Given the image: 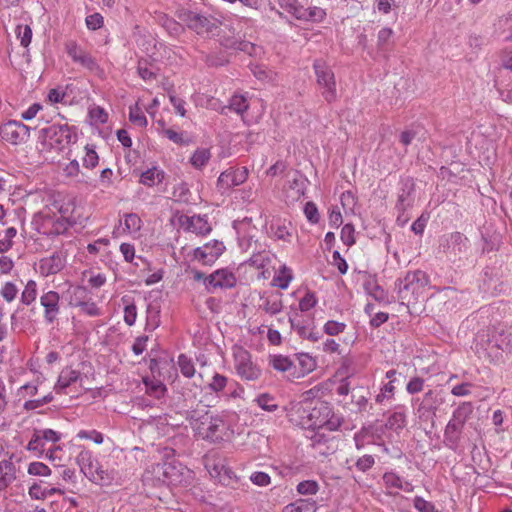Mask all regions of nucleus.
<instances>
[{
  "mask_svg": "<svg viewBox=\"0 0 512 512\" xmlns=\"http://www.w3.org/2000/svg\"><path fill=\"white\" fill-rule=\"evenodd\" d=\"M72 223L69 207L56 201L51 207H45L38 212L32 221L40 234L51 237L64 234Z\"/></svg>",
  "mask_w": 512,
  "mask_h": 512,
  "instance_id": "1",
  "label": "nucleus"
},
{
  "mask_svg": "<svg viewBox=\"0 0 512 512\" xmlns=\"http://www.w3.org/2000/svg\"><path fill=\"white\" fill-rule=\"evenodd\" d=\"M178 18L189 29L200 36L209 37L219 29L218 21L210 16H205L191 10H180Z\"/></svg>",
  "mask_w": 512,
  "mask_h": 512,
  "instance_id": "2",
  "label": "nucleus"
},
{
  "mask_svg": "<svg viewBox=\"0 0 512 512\" xmlns=\"http://www.w3.org/2000/svg\"><path fill=\"white\" fill-rule=\"evenodd\" d=\"M44 142L54 150H62L77 139L76 128L68 124H53L42 130Z\"/></svg>",
  "mask_w": 512,
  "mask_h": 512,
  "instance_id": "3",
  "label": "nucleus"
},
{
  "mask_svg": "<svg viewBox=\"0 0 512 512\" xmlns=\"http://www.w3.org/2000/svg\"><path fill=\"white\" fill-rule=\"evenodd\" d=\"M429 283L427 274L421 270L407 272L404 278L398 281V292L402 299L410 301L423 293Z\"/></svg>",
  "mask_w": 512,
  "mask_h": 512,
  "instance_id": "4",
  "label": "nucleus"
},
{
  "mask_svg": "<svg viewBox=\"0 0 512 512\" xmlns=\"http://www.w3.org/2000/svg\"><path fill=\"white\" fill-rule=\"evenodd\" d=\"M313 67L317 84L321 88V94L323 98L328 103L334 102L337 99V88L334 72L325 62L320 60L315 61Z\"/></svg>",
  "mask_w": 512,
  "mask_h": 512,
  "instance_id": "5",
  "label": "nucleus"
},
{
  "mask_svg": "<svg viewBox=\"0 0 512 512\" xmlns=\"http://www.w3.org/2000/svg\"><path fill=\"white\" fill-rule=\"evenodd\" d=\"M234 366L237 374L246 380H255L260 369L252 362L250 353L241 346L233 347Z\"/></svg>",
  "mask_w": 512,
  "mask_h": 512,
  "instance_id": "6",
  "label": "nucleus"
},
{
  "mask_svg": "<svg viewBox=\"0 0 512 512\" xmlns=\"http://www.w3.org/2000/svg\"><path fill=\"white\" fill-rule=\"evenodd\" d=\"M205 421L199 422V418L195 419L193 424L197 434L203 439L212 442L222 440L225 435L226 425L223 418H204Z\"/></svg>",
  "mask_w": 512,
  "mask_h": 512,
  "instance_id": "7",
  "label": "nucleus"
},
{
  "mask_svg": "<svg viewBox=\"0 0 512 512\" xmlns=\"http://www.w3.org/2000/svg\"><path fill=\"white\" fill-rule=\"evenodd\" d=\"M0 137L12 145H20L29 139L30 128L20 121L9 120L0 125Z\"/></svg>",
  "mask_w": 512,
  "mask_h": 512,
  "instance_id": "8",
  "label": "nucleus"
},
{
  "mask_svg": "<svg viewBox=\"0 0 512 512\" xmlns=\"http://www.w3.org/2000/svg\"><path fill=\"white\" fill-rule=\"evenodd\" d=\"M81 388L80 373L77 370L66 367L60 372L55 385L57 393L69 394L73 397L75 393L80 392Z\"/></svg>",
  "mask_w": 512,
  "mask_h": 512,
  "instance_id": "9",
  "label": "nucleus"
},
{
  "mask_svg": "<svg viewBox=\"0 0 512 512\" xmlns=\"http://www.w3.org/2000/svg\"><path fill=\"white\" fill-rule=\"evenodd\" d=\"M226 247L223 242L211 240L194 250L193 256L202 265H212L224 253Z\"/></svg>",
  "mask_w": 512,
  "mask_h": 512,
  "instance_id": "10",
  "label": "nucleus"
},
{
  "mask_svg": "<svg viewBox=\"0 0 512 512\" xmlns=\"http://www.w3.org/2000/svg\"><path fill=\"white\" fill-rule=\"evenodd\" d=\"M41 385H42V382H40L39 379H37L35 382H31V383H27L25 385H22L18 389L17 396L20 399H24L25 400L24 408L27 411L36 410V409L42 407L44 404H46V403H48V402H50L52 400V396L50 394L49 395H45L41 399L26 400L29 397L35 396L37 394L38 390L40 389Z\"/></svg>",
  "mask_w": 512,
  "mask_h": 512,
  "instance_id": "11",
  "label": "nucleus"
},
{
  "mask_svg": "<svg viewBox=\"0 0 512 512\" xmlns=\"http://www.w3.org/2000/svg\"><path fill=\"white\" fill-rule=\"evenodd\" d=\"M249 171L246 167L229 168L223 171L217 179V188L225 192L239 186L248 179Z\"/></svg>",
  "mask_w": 512,
  "mask_h": 512,
  "instance_id": "12",
  "label": "nucleus"
},
{
  "mask_svg": "<svg viewBox=\"0 0 512 512\" xmlns=\"http://www.w3.org/2000/svg\"><path fill=\"white\" fill-rule=\"evenodd\" d=\"M179 225L184 231L200 236H205L212 230L206 215H181L179 217Z\"/></svg>",
  "mask_w": 512,
  "mask_h": 512,
  "instance_id": "13",
  "label": "nucleus"
},
{
  "mask_svg": "<svg viewBox=\"0 0 512 512\" xmlns=\"http://www.w3.org/2000/svg\"><path fill=\"white\" fill-rule=\"evenodd\" d=\"M40 304L44 309L43 318L46 323L52 324L60 313V295L56 291H48L41 295Z\"/></svg>",
  "mask_w": 512,
  "mask_h": 512,
  "instance_id": "14",
  "label": "nucleus"
},
{
  "mask_svg": "<svg viewBox=\"0 0 512 512\" xmlns=\"http://www.w3.org/2000/svg\"><path fill=\"white\" fill-rule=\"evenodd\" d=\"M302 418L299 424L304 429H311L320 437L325 436V431H335L341 426V418Z\"/></svg>",
  "mask_w": 512,
  "mask_h": 512,
  "instance_id": "15",
  "label": "nucleus"
},
{
  "mask_svg": "<svg viewBox=\"0 0 512 512\" xmlns=\"http://www.w3.org/2000/svg\"><path fill=\"white\" fill-rule=\"evenodd\" d=\"M66 265V257L62 252H55L39 262V272L43 276L59 273Z\"/></svg>",
  "mask_w": 512,
  "mask_h": 512,
  "instance_id": "16",
  "label": "nucleus"
},
{
  "mask_svg": "<svg viewBox=\"0 0 512 512\" xmlns=\"http://www.w3.org/2000/svg\"><path fill=\"white\" fill-rule=\"evenodd\" d=\"M167 485H180L184 481V474L189 471L177 460H165L162 462Z\"/></svg>",
  "mask_w": 512,
  "mask_h": 512,
  "instance_id": "17",
  "label": "nucleus"
},
{
  "mask_svg": "<svg viewBox=\"0 0 512 512\" xmlns=\"http://www.w3.org/2000/svg\"><path fill=\"white\" fill-rule=\"evenodd\" d=\"M85 290L81 287H77L74 290V297L70 300V305L79 308L80 313L89 316L97 317L101 315V309L92 300H81L80 295L84 294Z\"/></svg>",
  "mask_w": 512,
  "mask_h": 512,
  "instance_id": "18",
  "label": "nucleus"
},
{
  "mask_svg": "<svg viewBox=\"0 0 512 512\" xmlns=\"http://www.w3.org/2000/svg\"><path fill=\"white\" fill-rule=\"evenodd\" d=\"M236 281L234 273L227 268L218 269L207 278L208 285L213 288H232Z\"/></svg>",
  "mask_w": 512,
  "mask_h": 512,
  "instance_id": "19",
  "label": "nucleus"
},
{
  "mask_svg": "<svg viewBox=\"0 0 512 512\" xmlns=\"http://www.w3.org/2000/svg\"><path fill=\"white\" fill-rule=\"evenodd\" d=\"M203 463L213 479H216L228 464L227 459L217 451L206 453L203 457Z\"/></svg>",
  "mask_w": 512,
  "mask_h": 512,
  "instance_id": "20",
  "label": "nucleus"
},
{
  "mask_svg": "<svg viewBox=\"0 0 512 512\" xmlns=\"http://www.w3.org/2000/svg\"><path fill=\"white\" fill-rule=\"evenodd\" d=\"M144 485L151 487H161L167 485L162 463L153 464L145 470L142 475Z\"/></svg>",
  "mask_w": 512,
  "mask_h": 512,
  "instance_id": "21",
  "label": "nucleus"
},
{
  "mask_svg": "<svg viewBox=\"0 0 512 512\" xmlns=\"http://www.w3.org/2000/svg\"><path fill=\"white\" fill-rule=\"evenodd\" d=\"M306 180L301 178L289 181L283 189L284 199L286 203L293 204L299 201L305 194Z\"/></svg>",
  "mask_w": 512,
  "mask_h": 512,
  "instance_id": "22",
  "label": "nucleus"
},
{
  "mask_svg": "<svg viewBox=\"0 0 512 512\" xmlns=\"http://www.w3.org/2000/svg\"><path fill=\"white\" fill-rule=\"evenodd\" d=\"M227 109L235 114L239 115L246 124H250L251 121L246 118V112L249 108V101L246 95L235 93L229 99Z\"/></svg>",
  "mask_w": 512,
  "mask_h": 512,
  "instance_id": "23",
  "label": "nucleus"
},
{
  "mask_svg": "<svg viewBox=\"0 0 512 512\" xmlns=\"http://www.w3.org/2000/svg\"><path fill=\"white\" fill-rule=\"evenodd\" d=\"M165 171L158 166H153L143 171L139 183L146 187H154L161 184L165 179Z\"/></svg>",
  "mask_w": 512,
  "mask_h": 512,
  "instance_id": "24",
  "label": "nucleus"
},
{
  "mask_svg": "<svg viewBox=\"0 0 512 512\" xmlns=\"http://www.w3.org/2000/svg\"><path fill=\"white\" fill-rule=\"evenodd\" d=\"M16 479L15 465L10 460L0 461V491H4Z\"/></svg>",
  "mask_w": 512,
  "mask_h": 512,
  "instance_id": "25",
  "label": "nucleus"
},
{
  "mask_svg": "<svg viewBox=\"0 0 512 512\" xmlns=\"http://www.w3.org/2000/svg\"><path fill=\"white\" fill-rule=\"evenodd\" d=\"M270 235L275 240L290 242L292 239L291 224L281 220L273 221L270 226Z\"/></svg>",
  "mask_w": 512,
  "mask_h": 512,
  "instance_id": "26",
  "label": "nucleus"
},
{
  "mask_svg": "<svg viewBox=\"0 0 512 512\" xmlns=\"http://www.w3.org/2000/svg\"><path fill=\"white\" fill-rule=\"evenodd\" d=\"M397 371L392 369L386 372L387 383L383 385L380 393L376 397V401L379 403H383L386 400H389L393 397L395 391L394 382L396 381Z\"/></svg>",
  "mask_w": 512,
  "mask_h": 512,
  "instance_id": "27",
  "label": "nucleus"
},
{
  "mask_svg": "<svg viewBox=\"0 0 512 512\" xmlns=\"http://www.w3.org/2000/svg\"><path fill=\"white\" fill-rule=\"evenodd\" d=\"M211 150L209 148H197L191 155L189 163L197 170H202L211 159Z\"/></svg>",
  "mask_w": 512,
  "mask_h": 512,
  "instance_id": "28",
  "label": "nucleus"
},
{
  "mask_svg": "<svg viewBox=\"0 0 512 512\" xmlns=\"http://www.w3.org/2000/svg\"><path fill=\"white\" fill-rule=\"evenodd\" d=\"M293 279V273L290 268H288L286 265H282L275 273L272 284L275 287H278L282 290H285L288 288L290 282Z\"/></svg>",
  "mask_w": 512,
  "mask_h": 512,
  "instance_id": "29",
  "label": "nucleus"
},
{
  "mask_svg": "<svg viewBox=\"0 0 512 512\" xmlns=\"http://www.w3.org/2000/svg\"><path fill=\"white\" fill-rule=\"evenodd\" d=\"M141 227L142 220L137 214L130 213L124 216L122 227L123 233L135 235L140 231Z\"/></svg>",
  "mask_w": 512,
  "mask_h": 512,
  "instance_id": "30",
  "label": "nucleus"
},
{
  "mask_svg": "<svg viewBox=\"0 0 512 512\" xmlns=\"http://www.w3.org/2000/svg\"><path fill=\"white\" fill-rule=\"evenodd\" d=\"M261 307L265 312L271 315L278 314L281 312L283 307L281 296L277 294H271L264 297L262 299Z\"/></svg>",
  "mask_w": 512,
  "mask_h": 512,
  "instance_id": "31",
  "label": "nucleus"
},
{
  "mask_svg": "<svg viewBox=\"0 0 512 512\" xmlns=\"http://www.w3.org/2000/svg\"><path fill=\"white\" fill-rule=\"evenodd\" d=\"M215 480L226 487L236 489L240 486V477L227 465Z\"/></svg>",
  "mask_w": 512,
  "mask_h": 512,
  "instance_id": "32",
  "label": "nucleus"
},
{
  "mask_svg": "<svg viewBox=\"0 0 512 512\" xmlns=\"http://www.w3.org/2000/svg\"><path fill=\"white\" fill-rule=\"evenodd\" d=\"M464 425L461 418H451L445 428V438L451 443H455L459 437L460 431Z\"/></svg>",
  "mask_w": 512,
  "mask_h": 512,
  "instance_id": "33",
  "label": "nucleus"
},
{
  "mask_svg": "<svg viewBox=\"0 0 512 512\" xmlns=\"http://www.w3.org/2000/svg\"><path fill=\"white\" fill-rule=\"evenodd\" d=\"M84 156L82 157V165L86 169H94L99 163V156L94 145L87 144L84 147Z\"/></svg>",
  "mask_w": 512,
  "mask_h": 512,
  "instance_id": "34",
  "label": "nucleus"
},
{
  "mask_svg": "<svg viewBox=\"0 0 512 512\" xmlns=\"http://www.w3.org/2000/svg\"><path fill=\"white\" fill-rule=\"evenodd\" d=\"M143 382L146 387V392L149 395H151L155 398H160L164 395V393L166 391V387L160 380L150 379L147 377V378L143 379Z\"/></svg>",
  "mask_w": 512,
  "mask_h": 512,
  "instance_id": "35",
  "label": "nucleus"
},
{
  "mask_svg": "<svg viewBox=\"0 0 512 512\" xmlns=\"http://www.w3.org/2000/svg\"><path fill=\"white\" fill-rule=\"evenodd\" d=\"M204 97H199L195 100L196 105H201L210 110H214L219 112L220 114H226L227 107L223 105L221 100L215 97H205V102H203Z\"/></svg>",
  "mask_w": 512,
  "mask_h": 512,
  "instance_id": "36",
  "label": "nucleus"
},
{
  "mask_svg": "<svg viewBox=\"0 0 512 512\" xmlns=\"http://www.w3.org/2000/svg\"><path fill=\"white\" fill-rule=\"evenodd\" d=\"M286 509L289 512H316V502L311 499H299L288 505Z\"/></svg>",
  "mask_w": 512,
  "mask_h": 512,
  "instance_id": "37",
  "label": "nucleus"
},
{
  "mask_svg": "<svg viewBox=\"0 0 512 512\" xmlns=\"http://www.w3.org/2000/svg\"><path fill=\"white\" fill-rule=\"evenodd\" d=\"M36 297H37V283L34 280H29L26 283L24 290L21 293V302L24 305L29 306L36 300Z\"/></svg>",
  "mask_w": 512,
  "mask_h": 512,
  "instance_id": "38",
  "label": "nucleus"
},
{
  "mask_svg": "<svg viewBox=\"0 0 512 512\" xmlns=\"http://www.w3.org/2000/svg\"><path fill=\"white\" fill-rule=\"evenodd\" d=\"M19 293L17 285L12 281H6L1 285L0 296L7 303L13 302Z\"/></svg>",
  "mask_w": 512,
  "mask_h": 512,
  "instance_id": "39",
  "label": "nucleus"
},
{
  "mask_svg": "<svg viewBox=\"0 0 512 512\" xmlns=\"http://www.w3.org/2000/svg\"><path fill=\"white\" fill-rule=\"evenodd\" d=\"M346 328L347 324L344 322L328 320L324 323L322 330L326 335L334 337L342 334L346 330Z\"/></svg>",
  "mask_w": 512,
  "mask_h": 512,
  "instance_id": "40",
  "label": "nucleus"
},
{
  "mask_svg": "<svg viewBox=\"0 0 512 512\" xmlns=\"http://www.w3.org/2000/svg\"><path fill=\"white\" fill-rule=\"evenodd\" d=\"M177 363H178V366H179V369H180L181 373L185 377L191 378V377L194 376V374H195L194 363H193V361L189 357H187L184 354H181L178 357Z\"/></svg>",
  "mask_w": 512,
  "mask_h": 512,
  "instance_id": "41",
  "label": "nucleus"
},
{
  "mask_svg": "<svg viewBox=\"0 0 512 512\" xmlns=\"http://www.w3.org/2000/svg\"><path fill=\"white\" fill-rule=\"evenodd\" d=\"M340 201L345 213H355L357 198L351 191L343 192L341 194Z\"/></svg>",
  "mask_w": 512,
  "mask_h": 512,
  "instance_id": "42",
  "label": "nucleus"
},
{
  "mask_svg": "<svg viewBox=\"0 0 512 512\" xmlns=\"http://www.w3.org/2000/svg\"><path fill=\"white\" fill-rule=\"evenodd\" d=\"M125 303L124 306V321L128 326L134 325L137 319V308L134 303L130 302L125 297L122 298Z\"/></svg>",
  "mask_w": 512,
  "mask_h": 512,
  "instance_id": "43",
  "label": "nucleus"
},
{
  "mask_svg": "<svg viewBox=\"0 0 512 512\" xmlns=\"http://www.w3.org/2000/svg\"><path fill=\"white\" fill-rule=\"evenodd\" d=\"M270 364L275 370L281 372H288L293 366L292 361L282 355L273 356L270 360Z\"/></svg>",
  "mask_w": 512,
  "mask_h": 512,
  "instance_id": "44",
  "label": "nucleus"
},
{
  "mask_svg": "<svg viewBox=\"0 0 512 512\" xmlns=\"http://www.w3.org/2000/svg\"><path fill=\"white\" fill-rule=\"evenodd\" d=\"M129 119L135 125L145 127L147 125V119L143 114L138 102L129 108Z\"/></svg>",
  "mask_w": 512,
  "mask_h": 512,
  "instance_id": "45",
  "label": "nucleus"
},
{
  "mask_svg": "<svg viewBox=\"0 0 512 512\" xmlns=\"http://www.w3.org/2000/svg\"><path fill=\"white\" fill-rule=\"evenodd\" d=\"M298 365L301 367L302 375L312 372L316 367V362L309 354L303 353L297 357Z\"/></svg>",
  "mask_w": 512,
  "mask_h": 512,
  "instance_id": "46",
  "label": "nucleus"
},
{
  "mask_svg": "<svg viewBox=\"0 0 512 512\" xmlns=\"http://www.w3.org/2000/svg\"><path fill=\"white\" fill-rule=\"evenodd\" d=\"M15 33L23 47H28L30 45L32 40V29L29 25H18Z\"/></svg>",
  "mask_w": 512,
  "mask_h": 512,
  "instance_id": "47",
  "label": "nucleus"
},
{
  "mask_svg": "<svg viewBox=\"0 0 512 512\" xmlns=\"http://www.w3.org/2000/svg\"><path fill=\"white\" fill-rule=\"evenodd\" d=\"M327 16L325 9L318 6L308 7L307 16H304V21H311L315 23L322 22Z\"/></svg>",
  "mask_w": 512,
  "mask_h": 512,
  "instance_id": "48",
  "label": "nucleus"
},
{
  "mask_svg": "<svg viewBox=\"0 0 512 512\" xmlns=\"http://www.w3.org/2000/svg\"><path fill=\"white\" fill-rule=\"evenodd\" d=\"M341 241L348 247L355 244V228L352 224H345L341 230Z\"/></svg>",
  "mask_w": 512,
  "mask_h": 512,
  "instance_id": "49",
  "label": "nucleus"
},
{
  "mask_svg": "<svg viewBox=\"0 0 512 512\" xmlns=\"http://www.w3.org/2000/svg\"><path fill=\"white\" fill-rule=\"evenodd\" d=\"M318 490L319 485L314 480H305L297 485V491L302 495H315Z\"/></svg>",
  "mask_w": 512,
  "mask_h": 512,
  "instance_id": "50",
  "label": "nucleus"
},
{
  "mask_svg": "<svg viewBox=\"0 0 512 512\" xmlns=\"http://www.w3.org/2000/svg\"><path fill=\"white\" fill-rule=\"evenodd\" d=\"M316 304H317L316 295L311 291H307L304 294V296L299 300V309L302 312H306V311H309L312 308H314Z\"/></svg>",
  "mask_w": 512,
  "mask_h": 512,
  "instance_id": "51",
  "label": "nucleus"
},
{
  "mask_svg": "<svg viewBox=\"0 0 512 512\" xmlns=\"http://www.w3.org/2000/svg\"><path fill=\"white\" fill-rule=\"evenodd\" d=\"M259 407H261L266 412H274L278 405L275 399L269 395L263 394L259 396L256 400Z\"/></svg>",
  "mask_w": 512,
  "mask_h": 512,
  "instance_id": "52",
  "label": "nucleus"
},
{
  "mask_svg": "<svg viewBox=\"0 0 512 512\" xmlns=\"http://www.w3.org/2000/svg\"><path fill=\"white\" fill-rule=\"evenodd\" d=\"M89 116L92 121L98 124H105L108 121V113L100 106H94L89 110Z\"/></svg>",
  "mask_w": 512,
  "mask_h": 512,
  "instance_id": "53",
  "label": "nucleus"
},
{
  "mask_svg": "<svg viewBox=\"0 0 512 512\" xmlns=\"http://www.w3.org/2000/svg\"><path fill=\"white\" fill-rule=\"evenodd\" d=\"M110 245L108 238H99L93 243L88 244L87 251L92 255H97L103 252Z\"/></svg>",
  "mask_w": 512,
  "mask_h": 512,
  "instance_id": "54",
  "label": "nucleus"
},
{
  "mask_svg": "<svg viewBox=\"0 0 512 512\" xmlns=\"http://www.w3.org/2000/svg\"><path fill=\"white\" fill-rule=\"evenodd\" d=\"M28 473L35 476H48L51 474V470L42 462H32L28 466Z\"/></svg>",
  "mask_w": 512,
  "mask_h": 512,
  "instance_id": "55",
  "label": "nucleus"
},
{
  "mask_svg": "<svg viewBox=\"0 0 512 512\" xmlns=\"http://www.w3.org/2000/svg\"><path fill=\"white\" fill-rule=\"evenodd\" d=\"M393 35L394 31L392 28L384 27L380 29L377 34V47L379 49L385 48V46L389 43Z\"/></svg>",
  "mask_w": 512,
  "mask_h": 512,
  "instance_id": "56",
  "label": "nucleus"
},
{
  "mask_svg": "<svg viewBox=\"0 0 512 512\" xmlns=\"http://www.w3.org/2000/svg\"><path fill=\"white\" fill-rule=\"evenodd\" d=\"M85 23L89 30L95 31L102 28L104 24V18L100 13H93L86 17Z\"/></svg>",
  "mask_w": 512,
  "mask_h": 512,
  "instance_id": "57",
  "label": "nucleus"
},
{
  "mask_svg": "<svg viewBox=\"0 0 512 512\" xmlns=\"http://www.w3.org/2000/svg\"><path fill=\"white\" fill-rule=\"evenodd\" d=\"M304 214L310 223L316 224L319 222L320 215H319L318 208L315 203L307 202L304 207Z\"/></svg>",
  "mask_w": 512,
  "mask_h": 512,
  "instance_id": "58",
  "label": "nucleus"
},
{
  "mask_svg": "<svg viewBox=\"0 0 512 512\" xmlns=\"http://www.w3.org/2000/svg\"><path fill=\"white\" fill-rule=\"evenodd\" d=\"M113 177H114V172L112 169H110V168L103 169L100 172L99 179H98L100 187H102L104 189H108V188L112 187Z\"/></svg>",
  "mask_w": 512,
  "mask_h": 512,
  "instance_id": "59",
  "label": "nucleus"
},
{
  "mask_svg": "<svg viewBox=\"0 0 512 512\" xmlns=\"http://www.w3.org/2000/svg\"><path fill=\"white\" fill-rule=\"evenodd\" d=\"M322 351L327 354H340L341 345L333 338H327L322 342Z\"/></svg>",
  "mask_w": 512,
  "mask_h": 512,
  "instance_id": "60",
  "label": "nucleus"
},
{
  "mask_svg": "<svg viewBox=\"0 0 512 512\" xmlns=\"http://www.w3.org/2000/svg\"><path fill=\"white\" fill-rule=\"evenodd\" d=\"M169 100L175 110V113L181 117H185L186 116L185 100L174 95V94H169Z\"/></svg>",
  "mask_w": 512,
  "mask_h": 512,
  "instance_id": "61",
  "label": "nucleus"
},
{
  "mask_svg": "<svg viewBox=\"0 0 512 512\" xmlns=\"http://www.w3.org/2000/svg\"><path fill=\"white\" fill-rule=\"evenodd\" d=\"M250 480L253 484L257 486H268L271 482L270 476L265 472H254L250 476Z\"/></svg>",
  "mask_w": 512,
  "mask_h": 512,
  "instance_id": "62",
  "label": "nucleus"
},
{
  "mask_svg": "<svg viewBox=\"0 0 512 512\" xmlns=\"http://www.w3.org/2000/svg\"><path fill=\"white\" fill-rule=\"evenodd\" d=\"M414 507L419 512H435V507L431 502L426 501L422 497L414 498Z\"/></svg>",
  "mask_w": 512,
  "mask_h": 512,
  "instance_id": "63",
  "label": "nucleus"
},
{
  "mask_svg": "<svg viewBox=\"0 0 512 512\" xmlns=\"http://www.w3.org/2000/svg\"><path fill=\"white\" fill-rule=\"evenodd\" d=\"M501 66L512 72V49H503L500 52Z\"/></svg>",
  "mask_w": 512,
  "mask_h": 512,
  "instance_id": "64",
  "label": "nucleus"
}]
</instances>
